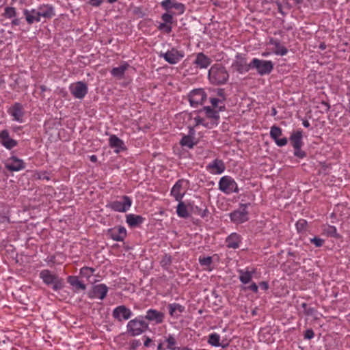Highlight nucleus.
<instances>
[{"label": "nucleus", "instance_id": "e2e57ef3", "mask_svg": "<svg viewBox=\"0 0 350 350\" xmlns=\"http://www.w3.org/2000/svg\"><path fill=\"white\" fill-rule=\"evenodd\" d=\"M259 286L264 291H267L269 288V284L267 282H260Z\"/></svg>", "mask_w": 350, "mask_h": 350}, {"label": "nucleus", "instance_id": "412c9836", "mask_svg": "<svg viewBox=\"0 0 350 350\" xmlns=\"http://www.w3.org/2000/svg\"><path fill=\"white\" fill-rule=\"evenodd\" d=\"M109 145L111 148L114 149L113 151L116 154L126 150L124 142L116 135H110L109 138Z\"/></svg>", "mask_w": 350, "mask_h": 350}, {"label": "nucleus", "instance_id": "4d7b16f0", "mask_svg": "<svg viewBox=\"0 0 350 350\" xmlns=\"http://www.w3.org/2000/svg\"><path fill=\"white\" fill-rule=\"evenodd\" d=\"M314 336V333L312 329H309L305 332L304 338L307 339H312Z\"/></svg>", "mask_w": 350, "mask_h": 350}, {"label": "nucleus", "instance_id": "9b49d317", "mask_svg": "<svg viewBox=\"0 0 350 350\" xmlns=\"http://www.w3.org/2000/svg\"><path fill=\"white\" fill-rule=\"evenodd\" d=\"M109 288L105 284L94 285L92 289L88 293V297L90 299H100L103 300L107 295Z\"/></svg>", "mask_w": 350, "mask_h": 350}, {"label": "nucleus", "instance_id": "a211bd4d", "mask_svg": "<svg viewBox=\"0 0 350 350\" xmlns=\"http://www.w3.org/2000/svg\"><path fill=\"white\" fill-rule=\"evenodd\" d=\"M196 131L193 126H189V131L187 135H183L180 141V145L182 147H187L188 148H193L196 144L194 142Z\"/></svg>", "mask_w": 350, "mask_h": 350}, {"label": "nucleus", "instance_id": "20e7f679", "mask_svg": "<svg viewBox=\"0 0 350 350\" xmlns=\"http://www.w3.org/2000/svg\"><path fill=\"white\" fill-rule=\"evenodd\" d=\"M133 200L129 196H123L120 200L110 202L106 207L116 212L125 213L130 209Z\"/></svg>", "mask_w": 350, "mask_h": 350}, {"label": "nucleus", "instance_id": "864d4df0", "mask_svg": "<svg viewBox=\"0 0 350 350\" xmlns=\"http://www.w3.org/2000/svg\"><path fill=\"white\" fill-rule=\"evenodd\" d=\"M133 13L139 18H143L146 15L145 12L143 11V10L141 7L134 8Z\"/></svg>", "mask_w": 350, "mask_h": 350}, {"label": "nucleus", "instance_id": "c9c22d12", "mask_svg": "<svg viewBox=\"0 0 350 350\" xmlns=\"http://www.w3.org/2000/svg\"><path fill=\"white\" fill-rule=\"evenodd\" d=\"M193 120L195 122L194 126H197L198 125H203L208 129H212L215 126V122H209L206 119H204L199 116L195 117L193 118Z\"/></svg>", "mask_w": 350, "mask_h": 350}, {"label": "nucleus", "instance_id": "1a4fd4ad", "mask_svg": "<svg viewBox=\"0 0 350 350\" xmlns=\"http://www.w3.org/2000/svg\"><path fill=\"white\" fill-rule=\"evenodd\" d=\"M250 204H241V209L233 211L230 214L232 221L236 224H242L248 220L247 206Z\"/></svg>", "mask_w": 350, "mask_h": 350}, {"label": "nucleus", "instance_id": "7ed1b4c3", "mask_svg": "<svg viewBox=\"0 0 350 350\" xmlns=\"http://www.w3.org/2000/svg\"><path fill=\"white\" fill-rule=\"evenodd\" d=\"M250 66L252 69H255L260 76L270 74L273 69V64L271 61L258 58H254L250 62Z\"/></svg>", "mask_w": 350, "mask_h": 350}, {"label": "nucleus", "instance_id": "ddd939ff", "mask_svg": "<svg viewBox=\"0 0 350 350\" xmlns=\"http://www.w3.org/2000/svg\"><path fill=\"white\" fill-rule=\"evenodd\" d=\"M0 144L7 150H12L18 145V142L13 139L8 129L0 131Z\"/></svg>", "mask_w": 350, "mask_h": 350}, {"label": "nucleus", "instance_id": "37998d69", "mask_svg": "<svg viewBox=\"0 0 350 350\" xmlns=\"http://www.w3.org/2000/svg\"><path fill=\"white\" fill-rule=\"evenodd\" d=\"M301 307L303 309V312L306 316H312L316 312V309L312 307L308 306V305L304 302L301 304Z\"/></svg>", "mask_w": 350, "mask_h": 350}, {"label": "nucleus", "instance_id": "c756f323", "mask_svg": "<svg viewBox=\"0 0 350 350\" xmlns=\"http://www.w3.org/2000/svg\"><path fill=\"white\" fill-rule=\"evenodd\" d=\"M194 64L200 68H206L211 64V59L202 53H199L194 61Z\"/></svg>", "mask_w": 350, "mask_h": 350}, {"label": "nucleus", "instance_id": "b1692460", "mask_svg": "<svg viewBox=\"0 0 350 350\" xmlns=\"http://www.w3.org/2000/svg\"><path fill=\"white\" fill-rule=\"evenodd\" d=\"M145 221V218L142 215H135L133 213L126 215V222L130 228H135L140 226Z\"/></svg>", "mask_w": 350, "mask_h": 350}, {"label": "nucleus", "instance_id": "bf43d9fd", "mask_svg": "<svg viewBox=\"0 0 350 350\" xmlns=\"http://www.w3.org/2000/svg\"><path fill=\"white\" fill-rule=\"evenodd\" d=\"M248 289L256 293L258 291V286L256 283L253 282L250 286H248Z\"/></svg>", "mask_w": 350, "mask_h": 350}, {"label": "nucleus", "instance_id": "774afa93", "mask_svg": "<svg viewBox=\"0 0 350 350\" xmlns=\"http://www.w3.org/2000/svg\"><path fill=\"white\" fill-rule=\"evenodd\" d=\"M6 221L8 223H10V218L8 216L3 215L0 217V223Z\"/></svg>", "mask_w": 350, "mask_h": 350}, {"label": "nucleus", "instance_id": "5fc2aeb1", "mask_svg": "<svg viewBox=\"0 0 350 350\" xmlns=\"http://www.w3.org/2000/svg\"><path fill=\"white\" fill-rule=\"evenodd\" d=\"M200 262L202 266H209L212 262V257L208 256L200 258Z\"/></svg>", "mask_w": 350, "mask_h": 350}, {"label": "nucleus", "instance_id": "8fccbe9b", "mask_svg": "<svg viewBox=\"0 0 350 350\" xmlns=\"http://www.w3.org/2000/svg\"><path fill=\"white\" fill-rule=\"evenodd\" d=\"M310 242L314 244L315 247H320L325 243V240L319 237H315L310 239Z\"/></svg>", "mask_w": 350, "mask_h": 350}, {"label": "nucleus", "instance_id": "a18cd8bd", "mask_svg": "<svg viewBox=\"0 0 350 350\" xmlns=\"http://www.w3.org/2000/svg\"><path fill=\"white\" fill-rule=\"evenodd\" d=\"M208 343L214 347H219V334L212 333L208 336Z\"/></svg>", "mask_w": 350, "mask_h": 350}, {"label": "nucleus", "instance_id": "6ab92c4d", "mask_svg": "<svg viewBox=\"0 0 350 350\" xmlns=\"http://www.w3.org/2000/svg\"><path fill=\"white\" fill-rule=\"evenodd\" d=\"M36 9L41 18L51 19L55 16V8L51 4L40 5Z\"/></svg>", "mask_w": 350, "mask_h": 350}, {"label": "nucleus", "instance_id": "c85d7f7f", "mask_svg": "<svg viewBox=\"0 0 350 350\" xmlns=\"http://www.w3.org/2000/svg\"><path fill=\"white\" fill-rule=\"evenodd\" d=\"M129 67V64L124 62L118 67L113 68L111 70V75L118 79H122L124 77L125 71Z\"/></svg>", "mask_w": 350, "mask_h": 350}, {"label": "nucleus", "instance_id": "a19ab883", "mask_svg": "<svg viewBox=\"0 0 350 350\" xmlns=\"http://www.w3.org/2000/svg\"><path fill=\"white\" fill-rule=\"evenodd\" d=\"M308 226V221L304 219H299L296 224L295 227L299 233H304L306 231Z\"/></svg>", "mask_w": 350, "mask_h": 350}, {"label": "nucleus", "instance_id": "6e6d98bb", "mask_svg": "<svg viewBox=\"0 0 350 350\" xmlns=\"http://www.w3.org/2000/svg\"><path fill=\"white\" fill-rule=\"evenodd\" d=\"M141 345L139 340H133L130 342V350H136V349Z\"/></svg>", "mask_w": 350, "mask_h": 350}, {"label": "nucleus", "instance_id": "4c0bfd02", "mask_svg": "<svg viewBox=\"0 0 350 350\" xmlns=\"http://www.w3.org/2000/svg\"><path fill=\"white\" fill-rule=\"evenodd\" d=\"M179 204L177 206L176 213L178 217L182 218H187L189 217V214L187 211V208L186 205L182 202L178 201Z\"/></svg>", "mask_w": 350, "mask_h": 350}, {"label": "nucleus", "instance_id": "052dcab7", "mask_svg": "<svg viewBox=\"0 0 350 350\" xmlns=\"http://www.w3.org/2000/svg\"><path fill=\"white\" fill-rule=\"evenodd\" d=\"M145 340L144 342V345L146 347H150L152 343V340L148 336H144Z\"/></svg>", "mask_w": 350, "mask_h": 350}, {"label": "nucleus", "instance_id": "69168bd1", "mask_svg": "<svg viewBox=\"0 0 350 350\" xmlns=\"http://www.w3.org/2000/svg\"><path fill=\"white\" fill-rule=\"evenodd\" d=\"M321 105L324 106V110L327 112L329 109H330V105H329L328 103L325 102V101H323L321 103Z\"/></svg>", "mask_w": 350, "mask_h": 350}, {"label": "nucleus", "instance_id": "f3484780", "mask_svg": "<svg viewBox=\"0 0 350 350\" xmlns=\"http://www.w3.org/2000/svg\"><path fill=\"white\" fill-rule=\"evenodd\" d=\"M5 168L10 172H18L24 170L26 167L23 160L18 158L15 155L11 156L5 163Z\"/></svg>", "mask_w": 350, "mask_h": 350}, {"label": "nucleus", "instance_id": "393cba45", "mask_svg": "<svg viewBox=\"0 0 350 350\" xmlns=\"http://www.w3.org/2000/svg\"><path fill=\"white\" fill-rule=\"evenodd\" d=\"M290 142L293 148L297 147H302L303 142V131L300 129L293 132L289 137Z\"/></svg>", "mask_w": 350, "mask_h": 350}, {"label": "nucleus", "instance_id": "09e8293b", "mask_svg": "<svg viewBox=\"0 0 350 350\" xmlns=\"http://www.w3.org/2000/svg\"><path fill=\"white\" fill-rule=\"evenodd\" d=\"M158 29L160 31H163L166 33H170L172 31V24L161 23L157 27Z\"/></svg>", "mask_w": 350, "mask_h": 350}, {"label": "nucleus", "instance_id": "0e129e2a", "mask_svg": "<svg viewBox=\"0 0 350 350\" xmlns=\"http://www.w3.org/2000/svg\"><path fill=\"white\" fill-rule=\"evenodd\" d=\"M39 179L49 180L50 177L47 175L46 172H42L38 177Z\"/></svg>", "mask_w": 350, "mask_h": 350}, {"label": "nucleus", "instance_id": "423d86ee", "mask_svg": "<svg viewBox=\"0 0 350 350\" xmlns=\"http://www.w3.org/2000/svg\"><path fill=\"white\" fill-rule=\"evenodd\" d=\"M189 101L192 107H198L203 105L206 98V94L203 89H194L188 94Z\"/></svg>", "mask_w": 350, "mask_h": 350}, {"label": "nucleus", "instance_id": "603ef678", "mask_svg": "<svg viewBox=\"0 0 350 350\" xmlns=\"http://www.w3.org/2000/svg\"><path fill=\"white\" fill-rule=\"evenodd\" d=\"M174 9L178 11L179 14H182L185 11V6L183 3L178 2L177 1L174 3Z\"/></svg>", "mask_w": 350, "mask_h": 350}, {"label": "nucleus", "instance_id": "7c9ffc66", "mask_svg": "<svg viewBox=\"0 0 350 350\" xmlns=\"http://www.w3.org/2000/svg\"><path fill=\"white\" fill-rule=\"evenodd\" d=\"M240 242V236L237 233H232L226 239V246L229 248H238Z\"/></svg>", "mask_w": 350, "mask_h": 350}, {"label": "nucleus", "instance_id": "a878e982", "mask_svg": "<svg viewBox=\"0 0 350 350\" xmlns=\"http://www.w3.org/2000/svg\"><path fill=\"white\" fill-rule=\"evenodd\" d=\"M204 111L205 115L206 116V120L209 122H215V126L217 125V120L219 119V115L217 111L214 110L210 106H206L203 107L202 110L199 111V112Z\"/></svg>", "mask_w": 350, "mask_h": 350}, {"label": "nucleus", "instance_id": "bb28decb", "mask_svg": "<svg viewBox=\"0 0 350 350\" xmlns=\"http://www.w3.org/2000/svg\"><path fill=\"white\" fill-rule=\"evenodd\" d=\"M183 183V180H178L171 189V195L176 201H181L183 198L184 193H181Z\"/></svg>", "mask_w": 350, "mask_h": 350}, {"label": "nucleus", "instance_id": "2eb2a0df", "mask_svg": "<svg viewBox=\"0 0 350 350\" xmlns=\"http://www.w3.org/2000/svg\"><path fill=\"white\" fill-rule=\"evenodd\" d=\"M8 113L12 117V120L14 121L18 122L19 123L23 122L25 111L21 103H15L8 109Z\"/></svg>", "mask_w": 350, "mask_h": 350}, {"label": "nucleus", "instance_id": "de8ad7c7", "mask_svg": "<svg viewBox=\"0 0 350 350\" xmlns=\"http://www.w3.org/2000/svg\"><path fill=\"white\" fill-rule=\"evenodd\" d=\"M172 261V256L169 254H165L161 260L160 264L163 268L166 269L169 265H171Z\"/></svg>", "mask_w": 350, "mask_h": 350}, {"label": "nucleus", "instance_id": "79ce46f5", "mask_svg": "<svg viewBox=\"0 0 350 350\" xmlns=\"http://www.w3.org/2000/svg\"><path fill=\"white\" fill-rule=\"evenodd\" d=\"M176 1V0H163L160 3V5L166 12H171L170 10L174 8Z\"/></svg>", "mask_w": 350, "mask_h": 350}, {"label": "nucleus", "instance_id": "2f4dec72", "mask_svg": "<svg viewBox=\"0 0 350 350\" xmlns=\"http://www.w3.org/2000/svg\"><path fill=\"white\" fill-rule=\"evenodd\" d=\"M239 280L243 284H248L252 278V275L256 273V269H253L252 271L248 270H239Z\"/></svg>", "mask_w": 350, "mask_h": 350}, {"label": "nucleus", "instance_id": "0eeeda50", "mask_svg": "<svg viewBox=\"0 0 350 350\" xmlns=\"http://www.w3.org/2000/svg\"><path fill=\"white\" fill-rule=\"evenodd\" d=\"M184 55L185 54L183 51H178L175 48H172L171 50H169L165 53L160 52L159 53V57H163L170 64H176L178 63L182 58H183Z\"/></svg>", "mask_w": 350, "mask_h": 350}, {"label": "nucleus", "instance_id": "aec40b11", "mask_svg": "<svg viewBox=\"0 0 350 350\" xmlns=\"http://www.w3.org/2000/svg\"><path fill=\"white\" fill-rule=\"evenodd\" d=\"M23 15L28 25L39 23L41 21L40 14L35 8L23 10Z\"/></svg>", "mask_w": 350, "mask_h": 350}, {"label": "nucleus", "instance_id": "dca6fc26", "mask_svg": "<svg viewBox=\"0 0 350 350\" xmlns=\"http://www.w3.org/2000/svg\"><path fill=\"white\" fill-rule=\"evenodd\" d=\"M107 236L116 241L122 242L126 237V229L122 226H118L107 230Z\"/></svg>", "mask_w": 350, "mask_h": 350}, {"label": "nucleus", "instance_id": "39448f33", "mask_svg": "<svg viewBox=\"0 0 350 350\" xmlns=\"http://www.w3.org/2000/svg\"><path fill=\"white\" fill-rule=\"evenodd\" d=\"M68 90L74 98L81 100L88 92L87 84L81 81L70 84Z\"/></svg>", "mask_w": 350, "mask_h": 350}, {"label": "nucleus", "instance_id": "f03ea898", "mask_svg": "<svg viewBox=\"0 0 350 350\" xmlns=\"http://www.w3.org/2000/svg\"><path fill=\"white\" fill-rule=\"evenodd\" d=\"M39 277L46 285H52V288L55 291H58L64 287L63 279L49 269L40 271Z\"/></svg>", "mask_w": 350, "mask_h": 350}, {"label": "nucleus", "instance_id": "49530a36", "mask_svg": "<svg viewBox=\"0 0 350 350\" xmlns=\"http://www.w3.org/2000/svg\"><path fill=\"white\" fill-rule=\"evenodd\" d=\"M174 15V12H166L165 13H163L161 15V20L163 21V23H173V16Z\"/></svg>", "mask_w": 350, "mask_h": 350}, {"label": "nucleus", "instance_id": "f257e3e1", "mask_svg": "<svg viewBox=\"0 0 350 350\" xmlns=\"http://www.w3.org/2000/svg\"><path fill=\"white\" fill-rule=\"evenodd\" d=\"M149 329V323L144 320L143 315L131 319L126 325V333L133 337L139 336Z\"/></svg>", "mask_w": 350, "mask_h": 350}, {"label": "nucleus", "instance_id": "3c124183", "mask_svg": "<svg viewBox=\"0 0 350 350\" xmlns=\"http://www.w3.org/2000/svg\"><path fill=\"white\" fill-rule=\"evenodd\" d=\"M294 156L299 159H304L306 157V152L301 150V147L294 148Z\"/></svg>", "mask_w": 350, "mask_h": 350}, {"label": "nucleus", "instance_id": "ea45409f", "mask_svg": "<svg viewBox=\"0 0 350 350\" xmlns=\"http://www.w3.org/2000/svg\"><path fill=\"white\" fill-rule=\"evenodd\" d=\"M95 269L90 267H83L80 269V275L83 277L89 279L95 272Z\"/></svg>", "mask_w": 350, "mask_h": 350}, {"label": "nucleus", "instance_id": "cd10ccee", "mask_svg": "<svg viewBox=\"0 0 350 350\" xmlns=\"http://www.w3.org/2000/svg\"><path fill=\"white\" fill-rule=\"evenodd\" d=\"M167 308L170 315L173 318H178L185 311V307L178 303L170 304Z\"/></svg>", "mask_w": 350, "mask_h": 350}, {"label": "nucleus", "instance_id": "9d476101", "mask_svg": "<svg viewBox=\"0 0 350 350\" xmlns=\"http://www.w3.org/2000/svg\"><path fill=\"white\" fill-rule=\"evenodd\" d=\"M220 190L227 194L239 191L237 183L230 176H224L220 178Z\"/></svg>", "mask_w": 350, "mask_h": 350}, {"label": "nucleus", "instance_id": "f704fd0d", "mask_svg": "<svg viewBox=\"0 0 350 350\" xmlns=\"http://www.w3.org/2000/svg\"><path fill=\"white\" fill-rule=\"evenodd\" d=\"M323 233L327 237L338 238L337 229L335 226L331 225H323L322 226Z\"/></svg>", "mask_w": 350, "mask_h": 350}, {"label": "nucleus", "instance_id": "f8f14e48", "mask_svg": "<svg viewBox=\"0 0 350 350\" xmlns=\"http://www.w3.org/2000/svg\"><path fill=\"white\" fill-rule=\"evenodd\" d=\"M145 321L154 324H161L164 321L165 314L153 308L148 309L145 315H143Z\"/></svg>", "mask_w": 350, "mask_h": 350}, {"label": "nucleus", "instance_id": "5701e85b", "mask_svg": "<svg viewBox=\"0 0 350 350\" xmlns=\"http://www.w3.org/2000/svg\"><path fill=\"white\" fill-rule=\"evenodd\" d=\"M67 282L72 287L73 291L75 293L86 289V284L79 280L77 276L69 275L67 278Z\"/></svg>", "mask_w": 350, "mask_h": 350}, {"label": "nucleus", "instance_id": "473e14b6", "mask_svg": "<svg viewBox=\"0 0 350 350\" xmlns=\"http://www.w3.org/2000/svg\"><path fill=\"white\" fill-rule=\"evenodd\" d=\"M164 340L167 343L165 349L167 350H176L179 347L177 346V340L173 334H168L164 336Z\"/></svg>", "mask_w": 350, "mask_h": 350}, {"label": "nucleus", "instance_id": "e433bc0d", "mask_svg": "<svg viewBox=\"0 0 350 350\" xmlns=\"http://www.w3.org/2000/svg\"><path fill=\"white\" fill-rule=\"evenodd\" d=\"M208 78L212 83H219V67L217 65L213 66L208 70Z\"/></svg>", "mask_w": 350, "mask_h": 350}, {"label": "nucleus", "instance_id": "72a5a7b5", "mask_svg": "<svg viewBox=\"0 0 350 350\" xmlns=\"http://www.w3.org/2000/svg\"><path fill=\"white\" fill-rule=\"evenodd\" d=\"M234 66L237 68V71L239 73L248 72L252 67H250V63L247 64L246 59L245 58L241 57L239 60H237Z\"/></svg>", "mask_w": 350, "mask_h": 350}, {"label": "nucleus", "instance_id": "58836bf2", "mask_svg": "<svg viewBox=\"0 0 350 350\" xmlns=\"http://www.w3.org/2000/svg\"><path fill=\"white\" fill-rule=\"evenodd\" d=\"M207 170L213 174H219V159L216 158L211 163H210L206 166Z\"/></svg>", "mask_w": 350, "mask_h": 350}, {"label": "nucleus", "instance_id": "13d9d810", "mask_svg": "<svg viewBox=\"0 0 350 350\" xmlns=\"http://www.w3.org/2000/svg\"><path fill=\"white\" fill-rule=\"evenodd\" d=\"M103 2V0H90L89 3L94 7H99Z\"/></svg>", "mask_w": 350, "mask_h": 350}, {"label": "nucleus", "instance_id": "4468645a", "mask_svg": "<svg viewBox=\"0 0 350 350\" xmlns=\"http://www.w3.org/2000/svg\"><path fill=\"white\" fill-rule=\"evenodd\" d=\"M282 136V129L276 125H273L270 129V137L279 147L284 146L288 143L287 138L286 137H281Z\"/></svg>", "mask_w": 350, "mask_h": 350}, {"label": "nucleus", "instance_id": "4be33fe9", "mask_svg": "<svg viewBox=\"0 0 350 350\" xmlns=\"http://www.w3.org/2000/svg\"><path fill=\"white\" fill-rule=\"evenodd\" d=\"M268 44L274 46L275 48L273 50V53L277 55L284 56L288 53L286 47L282 45L278 39L269 38Z\"/></svg>", "mask_w": 350, "mask_h": 350}, {"label": "nucleus", "instance_id": "6e6552de", "mask_svg": "<svg viewBox=\"0 0 350 350\" xmlns=\"http://www.w3.org/2000/svg\"><path fill=\"white\" fill-rule=\"evenodd\" d=\"M133 315V312L130 308L124 305H120L116 307L112 311V317L118 322L127 321L131 319Z\"/></svg>", "mask_w": 350, "mask_h": 350}, {"label": "nucleus", "instance_id": "338daca9", "mask_svg": "<svg viewBox=\"0 0 350 350\" xmlns=\"http://www.w3.org/2000/svg\"><path fill=\"white\" fill-rule=\"evenodd\" d=\"M211 103L213 107H217V105L219 103V98H211Z\"/></svg>", "mask_w": 350, "mask_h": 350}, {"label": "nucleus", "instance_id": "680f3d73", "mask_svg": "<svg viewBox=\"0 0 350 350\" xmlns=\"http://www.w3.org/2000/svg\"><path fill=\"white\" fill-rule=\"evenodd\" d=\"M21 23V18H16V16L15 18H14V19L11 22V25L12 26H18Z\"/></svg>", "mask_w": 350, "mask_h": 350}, {"label": "nucleus", "instance_id": "c03bdc74", "mask_svg": "<svg viewBox=\"0 0 350 350\" xmlns=\"http://www.w3.org/2000/svg\"><path fill=\"white\" fill-rule=\"evenodd\" d=\"M16 10L13 7H5L4 9L3 16L7 18H15L16 16Z\"/></svg>", "mask_w": 350, "mask_h": 350}]
</instances>
